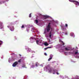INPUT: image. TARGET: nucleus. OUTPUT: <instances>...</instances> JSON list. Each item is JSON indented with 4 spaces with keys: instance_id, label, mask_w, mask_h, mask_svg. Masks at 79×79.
<instances>
[{
    "instance_id": "1",
    "label": "nucleus",
    "mask_w": 79,
    "mask_h": 79,
    "mask_svg": "<svg viewBox=\"0 0 79 79\" xmlns=\"http://www.w3.org/2000/svg\"><path fill=\"white\" fill-rule=\"evenodd\" d=\"M46 69H47L48 70V71H49V73H52V70L53 74H55V73H56V74H57V75H58V74H59V73L57 72V71H58L56 70L53 69L51 67L50 65H48L46 67Z\"/></svg>"
},
{
    "instance_id": "2",
    "label": "nucleus",
    "mask_w": 79,
    "mask_h": 79,
    "mask_svg": "<svg viewBox=\"0 0 79 79\" xmlns=\"http://www.w3.org/2000/svg\"><path fill=\"white\" fill-rule=\"evenodd\" d=\"M51 24V23H49L48 25L47 29V32H49V31H50V29H51V26H50Z\"/></svg>"
},
{
    "instance_id": "3",
    "label": "nucleus",
    "mask_w": 79,
    "mask_h": 79,
    "mask_svg": "<svg viewBox=\"0 0 79 79\" xmlns=\"http://www.w3.org/2000/svg\"><path fill=\"white\" fill-rule=\"evenodd\" d=\"M31 42V43H33V42H35V41L34 40H35V38L33 37H31V38L30 39Z\"/></svg>"
},
{
    "instance_id": "4",
    "label": "nucleus",
    "mask_w": 79,
    "mask_h": 79,
    "mask_svg": "<svg viewBox=\"0 0 79 79\" xmlns=\"http://www.w3.org/2000/svg\"><path fill=\"white\" fill-rule=\"evenodd\" d=\"M18 63L17 61L15 62L12 65L13 67H15L16 65H18Z\"/></svg>"
},
{
    "instance_id": "5",
    "label": "nucleus",
    "mask_w": 79,
    "mask_h": 79,
    "mask_svg": "<svg viewBox=\"0 0 79 79\" xmlns=\"http://www.w3.org/2000/svg\"><path fill=\"white\" fill-rule=\"evenodd\" d=\"M0 27H0L1 29H3V23H2V22H0Z\"/></svg>"
},
{
    "instance_id": "6",
    "label": "nucleus",
    "mask_w": 79,
    "mask_h": 79,
    "mask_svg": "<svg viewBox=\"0 0 79 79\" xmlns=\"http://www.w3.org/2000/svg\"><path fill=\"white\" fill-rule=\"evenodd\" d=\"M14 29H15V28H14V27L13 26H11L10 28V30L11 31H13Z\"/></svg>"
},
{
    "instance_id": "7",
    "label": "nucleus",
    "mask_w": 79,
    "mask_h": 79,
    "mask_svg": "<svg viewBox=\"0 0 79 79\" xmlns=\"http://www.w3.org/2000/svg\"><path fill=\"white\" fill-rule=\"evenodd\" d=\"M26 50H27V52H31V49L27 48H26Z\"/></svg>"
},
{
    "instance_id": "8",
    "label": "nucleus",
    "mask_w": 79,
    "mask_h": 79,
    "mask_svg": "<svg viewBox=\"0 0 79 79\" xmlns=\"http://www.w3.org/2000/svg\"><path fill=\"white\" fill-rule=\"evenodd\" d=\"M44 18L45 19H47V18H49V16L47 15H45L44 16Z\"/></svg>"
},
{
    "instance_id": "9",
    "label": "nucleus",
    "mask_w": 79,
    "mask_h": 79,
    "mask_svg": "<svg viewBox=\"0 0 79 79\" xmlns=\"http://www.w3.org/2000/svg\"><path fill=\"white\" fill-rule=\"evenodd\" d=\"M48 48H52V47H48L46 48H44V50H47Z\"/></svg>"
},
{
    "instance_id": "10",
    "label": "nucleus",
    "mask_w": 79,
    "mask_h": 79,
    "mask_svg": "<svg viewBox=\"0 0 79 79\" xmlns=\"http://www.w3.org/2000/svg\"><path fill=\"white\" fill-rule=\"evenodd\" d=\"M69 2H75V3H76L77 1H75V0H69Z\"/></svg>"
},
{
    "instance_id": "11",
    "label": "nucleus",
    "mask_w": 79,
    "mask_h": 79,
    "mask_svg": "<svg viewBox=\"0 0 79 79\" xmlns=\"http://www.w3.org/2000/svg\"><path fill=\"white\" fill-rule=\"evenodd\" d=\"M44 45H45V46H48V44L47 43V42H45L44 43Z\"/></svg>"
},
{
    "instance_id": "12",
    "label": "nucleus",
    "mask_w": 79,
    "mask_h": 79,
    "mask_svg": "<svg viewBox=\"0 0 79 79\" xmlns=\"http://www.w3.org/2000/svg\"><path fill=\"white\" fill-rule=\"evenodd\" d=\"M65 50H66V51H69V49L67 48H65Z\"/></svg>"
},
{
    "instance_id": "13",
    "label": "nucleus",
    "mask_w": 79,
    "mask_h": 79,
    "mask_svg": "<svg viewBox=\"0 0 79 79\" xmlns=\"http://www.w3.org/2000/svg\"><path fill=\"white\" fill-rule=\"evenodd\" d=\"M31 64H32V65H31V68H34V63H32Z\"/></svg>"
},
{
    "instance_id": "14",
    "label": "nucleus",
    "mask_w": 79,
    "mask_h": 79,
    "mask_svg": "<svg viewBox=\"0 0 79 79\" xmlns=\"http://www.w3.org/2000/svg\"><path fill=\"white\" fill-rule=\"evenodd\" d=\"M2 44H3V41L1 40H0V45H2Z\"/></svg>"
},
{
    "instance_id": "15",
    "label": "nucleus",
    "mask_w": 79,
    "mask_h": 79,
    "mask_svg": "<svg viewBox=\"0 0 79 79\" xmlns=\"http://www.w3.org/2000/svg\"><path fill=\"white\" fill-rule=\"evenodd\" d=\"M76 4L77 5H79V2H77V1H76Z\"/></svg>"
},
{
    "instance_id": "16",
    "label": "nucleus",
    "mask_w": 79,
    "mask_h": 79,
    "mask_svg": "<svg viewBox=\"0 0 79 79\" xmlns=\"http://www.w3.org/2000/svg\"><path fill=\"white\" fill-rule=\"evenodd\" d=\"M35 23L36 24H37V23H39V21H38V20H35Z\"/></svg>"
},
{
    "instance_id": "17",
    "label": "nucleus",
    "mask_w": 79,
    "mask_h": 79,
    "mask_svg": "<svg viewBox=\"0 0 79 79\" xmlns=\"http://www.w3.org/2000/svg\"><path fill=\"white\" fill-rule=\"evenodd\" d=\"M18 62H19V63H21V59H20L19 60H18Z\"/></svg>"
},
{
    "instance_id": "18",
    "label": "nucleus",
    "mask_w": 79,
    "mask_h": 79,
    "mask_svg": "<svg viewBox=\"0 0 79 79\" xmlns=\"http://www.w3.org/2000/svg\"><path fill=\"white\" fill-rule=\"evenodd\" d=\"M38 42H39V40H37L36 41V43L37 44H39Z\"/></svg>"
},
{
    "instance_id": "19",
    "label": "nucleus",
    "mask_w": 79,
    "mask_h": 79,
    "mask_svg": "<svg viewBox=\"0 0 79 79\" xmlns=\"http://www.w3.org/2000/svg\"><path fill=\"white\" fill-rule=\"evenodd\" d=\"M76 52H76L75 53V54H78V51L77 50V51H76Z\"/></svg>"
},
{
    "instance_id": "20",
    "label": "nucleus",
    "mask_w": 79,
    "mask_h": 79,
    "mask_svg": "<svg viewBox=\"0 0 79 79\" xmlns=\"http://www.w3.org/2000/svg\"><path fill=\"white\" fill-rule=\"evenodd\" d=\"M22 67L23 68H27V67H26V65H24L22 66Z\"/></svg>"
},
{
    "instance_id": "21",
    "label": "nucleus",
    "mask_w": 79,
    "mask_h": 79,
    "mask_svg": "<svg viewBox=\"0 0 79 79\" xmlns=\"http://www.w3.org/2000/svg\"><path fill=\"white\" fill-rule=\"evenodd\" d=\"M52 57H50L48 60V61H50V60H52Z\"/></svg>"
},
{
    "instance_id": "22",
    "label": "nucleus",
    "mask_w": 79,
    "mask_h": 79,
    "mask_svg": "<svg viewBox=\"0 0 79 79\" xmlns=\"http://www.w3.org/2000/svg\"><path fill=\"white\" fill-rule=\"evenodd\" d=\"M70 35L71 36H73V35H74V33H71L70 34Z\"/></svg>"
},
{
    "instance_id": "23",
    "label": "nucleus",
    "mask_w": 79,
    "mask_h": 79,
    "mask_svg": "<svg viewBox=\"0 0 79 79\" xmlns=\"http://www.w3.org/2000/svg\"><path fill=\"white\" fill-rule=\"evenodd\" d=\"M50 58H52H52L53 57V55H51L50 56Z\"/></svg>"
},
{
    "instance_id": "24",
    "label": "nucleus",
    "mask_w": 79,
    "mask_h": 79,
    "mask_svg": "<svg viewBox=\"0 0 79 79\" xmlns=\"http://www.w3.org/2000/svg\"><path fill=\"white\" fill-rule=\"evenodd\" d=\"M68 27V24H65V27Z\"/></svg>"
},
{
    "instance_id": "25",
    "label": "nucleus",
    "mask_w": 79,
    "mask_h": 79,
    "mask_svg": "<svg viewBox=\"0 0 79 79\" xmlns=\"http://www.w3.org/2000/svg\"><path fill=\"white\" fill-rule=\"evenodd\" d=\"M29 18H31V13L29 15Z\"/></svg>"
},
{
    "instance_id": "26",
    "label": "nucleus",
    "mask_w": 79,
    "mask_h": 79,
    "mask_svg": "<svg viewBox=\"0 0 79 79\" xmlns=\"http://www.w3.org/2000/svg\"><path fill=\"white\" fill-rule=\"evenodd\" d=\"M24 25H22L21 27V28H24Z\"/></svg>"
},
{
    "instance_id": "27",
    "label": "nucleus",
    "mask_w": 79,
    "mask_h": 79,
    "mask_svg": "<svg viewBox=\"0 0 79 79\" xmlns=\"http://www.w3.org/2000/svg\"><path fill=\"white\" fill-rule=\"evenodd\" d=\"M37 63H36L35 64V66H36V67H37Z\"/></svg>"
},
{
    "instance_id": "28",
    "label": "nucleus",
    "mask_w": 79,
    "mask_h": 79,
    "mask_svg": "<svg viewBox=\"0 0 79 79\" xmlns=\"http://www.w3.org/2000/svg\"><path fill=\"white\" fill-rule=\"evenodd\" d=\"M62 43H63V45H64V42H63V41H62Z\"/></svg>"
},
{
    "instance_id": "29",
    "label": "nucleus",
    "mask_w": 79,
    "mask_h": 79,
    "mask_svg": "<svg viewBox=\"0 0 79 79\" xmlns=\"http://www.w3.org/2000/svg\"><path fill=\"white\" fill-rule=\"evenodd\" d=\"M44 55H45V56H47V53H45Z\"/></svg>"
},
{
    "instance_id": "30",
    "label": "nucleus",
    "mask_w": 79,
    "mask_h": 79,
    "mask_svg": "<svg viewBox=\"0 0 79 79\" xmlns=\"http://www.w3.org/2000/svg\"><path fill=\"white\" fill-rule=\"evenodd\" d=\"M7 27L8 28H10V27H10V26H7Z\"/></svg>"
},
{
    "instance_id": "31",
    "label": "nucleus",
    "mask_w": 79,
    "mask_h": 79,
    "mask_svg": "<svg viewBox=\"0 0 79 79\" xmlns=\"http://www.w3.org/2000/svg\"><path fill=\"white\" fill-rule=\"evenodd\" d=\"M59 42H63V41H61V40L60 39L59 40Z\"/></svg>"
},
{
    "instance_id": "32",
    "label": "nucleus",
    "mask_w": 79,
    "mask_h": 79,
    "mask_svg": "<svg viewBox=\"0 0 79 79\" xmlns=\"http://www.w3.org/2000/svg\"><path fill=\"white\" fill-rule=\"evenodd\" d=\"M49 37L50 38H51V37H52V35H49Z\"/></svg>"
},
{
    "instance_id": "33",
    "label": "nucleus",
    "mask_w": 79,
    "mask_h": 79,
    "mask_svg": "<svg viewBox=\"0 0 79 79\" xmlns=\"http://www.w3.org/2000/svg\"><path fill=\"white\" fill-rule=\"evenodd\" d=\"M52 31H51L49 33V35H52Z\"/></svg>"
},
{
    "instance_id": "34",
    "label": "nucleus",
    "mask_w": 79,
    "mask_h": 79,
    "mask_svg": "<svg viewBox=\"0 0 79 79\" xmlns=\"http://www.w3.org/2000/svg\"><path fill=\"white\" fill-rule=\"evenodd\" d=\"M19 55L20 56H21V54H19Z\"/></svg>"
},
{
    "instance_id": "35",
    "label": "nucleus",
    "mask_w": 79,
    "mask_h": 79,
    "mask_svg": "<svg viewBox=\"0 0 79 79\" xmlns=\"http://www.w3.org/2000/svg\"><path fill=\"white\" fill-rule=\"evenodd\" d=\"M46 33V32L45 31H44V33L45 34Z\"/></svg>"
},
{
    "instance_id": "36",
    "label": "nucleus",
    "mask_w": 79,
    "mask_h": 79,
    "mask_svg": "<svg viewBox=\"0 0 79 79\" xmlns=\"http://www.w3.org/2000/svg\"><path fill=\"white\" fill-rule=\"evenodd\" d=\"M65 34H66V35H67V33H65Z\"/></svg>"
},
{
    "instance_id": "37",
    "label": "nucleus",
    "mask_w": 79,
    "mask_h": 79,
    "mask_svg": "<svg viewBox=\"0 0 79 79\" xmlns=\"http://www.w3.org/2000/svg\"><path fill=\"white\" fill-rule=\"evenodd\" d=\"M40 43H42V42L40 41Z\"/></svg>"
},
{
    "instance_id": "38",
    "label": "nucleus",
    "mask_w": 79,
    "mask_h": 79,
    "mask_svg": "<svg viewBox=\"0 0 79 79\" xmlns=\"http://www.w3.org/2000/svg\"><path fill=\"white\" fill-rule=\"evenodd\" d=\"M76 48H77V47H76Z\"/></svg>"
}]
</instances>
